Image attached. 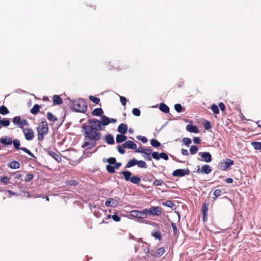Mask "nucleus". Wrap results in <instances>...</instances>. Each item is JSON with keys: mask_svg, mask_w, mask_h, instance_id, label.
Segmentation results:
<instances>
[{"mask_svg": "<svg viewBox=\"0 0 261 261\" xmlns=\"http://www.w3.org/2000/svg\"><path fill=\"white\" fill-rule=\"evenodd\" d=\"M88 125L84 124L82 126L84 130L85 141L82 147L86 149H90L95 146L96 142L101 138L100 130L102 128H100L99 125H96L94 123H92L91 119L88 120Z\"/></svg>", "mask_w": 261, "mask_h": 261, "instance_id": "1", "label": "nucleus"}, {"mask_svg": "<svg viewBox=\"0 0 261 261\" xmlns=\"http://www.w3.org/2000/svg\"><path fill=\"white\" fill-rule=\"evenodd\" d=\"M38 140L40 141L44 139V136L48 133V127L45 119H43L37 127Z\"/></svg>", "mask_w": 261, "mask_h": 261, "instance_id": "2", "label": "nucleus"}, {"mask_svg": "<svg viewBox=\"0 0 261 261\" xmlns=\"http://www.w3.org/2000/svg\"><path fill=\"white\" fill-rule=\"evenodd\" d=\"M72 107L75 112L85 113L87 110V105L83 99H78L73 101Z\"/></svg>", "mask_w": 261, "mask_h": 261, "instance_id": "3", "label": "nucleus"}, {"mask_svg": "<svg viewBox=\"0 0 261 261\" xmlns=\"http://www.w3.org/2000/svg\"><path fill=\"white\" fill-rule=\"evenodd\" d=\"M130 215L140 219H145L147 217V209L141 211L133 210L130 212Z\"/></svg>", "mask_w": 261, "mask_h": 261, "instance_id": "4", "label": "nucleus"}, {"mask_svg": "<svg viewBox=\"0 0 261 261\" xmlns=\"http://www.w3.org/2000/svg\"><path fill=\"white\" fill-rule=\"evenodd\" d=\"M12 143L13 144L14 147L17 150H21L23 151L24 152L28 154L32 158L36 159L35 156L27 148L22 147H20V142L18 139H14L12 140Z\"/></svg>", "mask_w": 261, "mask_h": 261, "instance_id": "5", "label": "nucleus"}, {"mask_svg": "<svg viewBox=\"0 0 261 261\" xmlns=\"http://www.w3.org/2000/svg\"><path fill=\"white\" fill-rule=\"evenodd\" d=\"M101 120H98L96 119H91L92 123H94L96 125H99L100 128H101V125H107L110 123V119L105 115L101 116Z\"/></svg>", "mask_w": 261, "mask_h": 261, "instance_id": "6", "label": "nucleus"}, {"mask_svg": "<svg viewBox=\"0 0 261 261\" xmlns=\"http://www.w3.org/2000/svg\"><path fill=\"white\" fill-rule=\"evenodd\" d=\"M234 164L233 161L229 159L223 160L219 164L218 167L220 170H227V169Z\"/></svg>", "mask_w": 261, "mask_h": 261, "instance_id": "7", "label": "nucleus"}, {"mask_svg": "<svg viewBox=\"0 0 261 261\" xmlns=\"http://www.w3.org/2000/svg\"><path fill=\"white\" fill-rule=\"evenodd\" d=\"M162 213V208L160 206H151L149 210L147 209V215L160 216Z\"/></svg>", "mask_w": 261, "mask_h": 261, "instance_id": "8", "label": "nucleus"}, {"mask_svg": "<svg viewBox=\"0 0 261 261\" xmlns=\"http://www.w3.org/2000/svg\"><path fill=\"white\" fill-rule=\"evenodd\" d=\"M190 173L188 169H178L174 170L172 174L175 177H182L185 175H188Z\"/></svg>", "mask_w": 261, "mask_h": 261, "instance_id": "9", "label": "nucleus"}, {"mask_svg": "<svg viewBox=\"0 0 261 261\" xmlns=\"http://www.w3.org/2000/svg\"><path fill=\"white\" fill-rule=\"evenodd\" d=\"M22 130L26 140L28 141L32 140L34 137V132L32 128H23Z\"/></svg>", "mask_w": 261, "mask_h": 261, "instance_id": "10", "label": "nucleus"}, {"mask_svg": "<svg viewBox=\"0 0 261 261\" xmlns=\"http://www.w3.org/2000/svg\"><path fill=\"white\" fill-rule=\"evenodd\" d=\"M151 156L154 159L156 160H159L161 158L165 161L169 159L168 155L164 152H161L159 154L158 152H153L151 154Z\"/></svg>", "mask_w": 261, "mask_h": 261, "instance_id": "11", "label": "nucleus"}, {"mask_svg": "<svg viewBox=\"0 0 261 261\" xmlns=\"http://www.w3.org/2000/svg\"><path fill=\"white\" fill-rule=\"evenodd\" d=\"M199 155L202 158V159H199L200 161H204L207 163H210L212 161V155L208 152H199Z\"/></svg>", "mask_w": 261, "mask_h": 261, "instance_id": "12", "label": "nucleus"}, {"mask_svg": "<svg viewBox=\"0 0 261 261\" xmlns=\"http://www.w3.org/2000/svg\"><path fill=\"white\" fill-rule=\"evenodd\" d=\"M198 167H199V166H198ZM212 170L211 166L206 164L203 165L201 169L198 168L196 172L198 173H203L206 174H208L212 172Z\"/></svg>", "mask_w": 261, "mask_h": 261, "instance_id": "13", "label": "nucleus"}, {"mask_svg": "<svg viewBox=\"0 0 261 261\" xmlns=\"http://www.w3.org/2000/svg\"><path fill=\"white\" fill-rule=\"evenodd\" d=\"M119 203V200L117 198H109L108 200L105 202V205L107 206L115 207Z\"/></svg>", "mask_w": 261, "mask_h": 261, "instance_id": "14", "label": "nucleus"}, {"mask_svg": "<svg viewBox=\"0 0 261 261\" xmlns=\"http://www.w3.org/2000/svg\"><path fill=\"white\" fill-rule=\"evenodd\" d=\"M122 147L123 148L135 149L137 148V145L132 141H127L122 144Z\"/></svg>", "mask_w": 261, "mask_h": 261, "instance_id": "15", "label": "nucleus"}, {"mask_svg": "<svg viewBox=\"0 0 261 261\" xmlns=\"http://www.w3.org/2000/svg\"><path fill=\"white\" fill-rule=\"evenodd\" d=\"M47 153L49 156H51L57 162H60L62 161V158L60 154H58L53 151H48Z\"/></svg>", "mask_w": 261, "mask_h": 261, "instance_id": "16", "label": "nucleus"}, {"mask_svg": "<svg viewBox=\"0 0 261 261\" xmlns=\"http://www.w3.org/2000/svg\"><path fill=\"white\" fill-rule=\"evenodd\" d=\"M0 142L6 146L11 145L12 143V139L11 138L5 136L0 138Z\"/></svg>", "mask_w": 261, "mask_h": 261, "instance_id": "17", "label": "nucleus"}, {"mask_svg": "<svg viewBox=\"0 0 261 261\" xmlns=\"http://www.w3.org/2000/svg\"><path fill=\"white\" fill-rule=\"evenodd\" d=\"M143 151H145V152H144L143 153V158L147 161H151V158L150 156V154L151 153L152 154V153H151L152 149H149V148H146L145 150H143Z\"/></svg>", "mask_w": 261, "mask_h": 261, "instance_id": "18", "label": "nucleus"}, {"mask_svg": "<svg viewBox=\"0 0 261 261\" xmlns=\"http://www.w3.org/2000/svg\"><path fill=\"white\" fill-rule=\"evenodd\" d=\"M127 126L124 123H121L118 127L117 130L122 134H125L127 133Z\"/></svg>", "mask_w": 261, "mask_h": 261, "instance_id": "19", "label": "nucleus"}, {"mask_svg": "<svg viewBox=\"0 0 261 261\" xmlns=\"http://www.w3.org/2000/svg\"><path fill=\"white\" fill-rule=\"evenodd\" d=\"M8 166L11 169H16L20 168V164L17 161H13L8 164Z\"/></svg>", "mask_w": 261, "mask_h": 261, "instance_id": "20", "label": "nucleus"}, {"mask_svg": "<svg viewBox=\"0 0 261 261\" xmlns=\"http://www.w3.org/2000/svg\"><path fill=\"white\" fill-rule=\"evenodd\" d=\"M186 129L191 133H198L199 132L198 128L196 126L193 125H187L186 126Z\"/></svg>", "mask_w": 261, "mask_h": 261, "instance_id": "21", "label": "nucleus"}, {"mask_svg": "<svg viewBox=\"0 0 261 261\" xmlns=\"http://www.w3.org/2000/svg\"><path fill=\"white\" fill-rule=\"evenodd\" d=\"M124 134H118L116 136V140L117 143H120L125 141L127 140L126 136L124 135Z\"/></svg>", "mask_w": 261, "mask_h": 261, "instance_id": "22", "label": "nucleus"}, {"mask_svg": "<svg viewBox=\"0 0 261 261\" xmlns=\"http://www.w3.org/2000/svg\"><path fill=\"white\" fill-rule=\"evenodd\" d=\"M105 141L110 145L114 144L115 143L114 137L111 134L106 135L105 136Z\"/></svg>", "mask_w": 261, "mask_h": 261, "instance_id": "23", "label": "nucleus"}, {"mask_svg": "<svg viewBox=\"0 0 261 261\" xmlns=\"http://www.w3.org/2000/svg\"><path fill=\"white\" fill-rule=\"evenodd\" d=\"M103 111L101 108H96L92 111V115L95 116H102Z\"/></svg>", "mask_w": 261, "mask_h": 261, "instance_id": "24", "label": "nucleus"}, {"mask_svg": "<svg viewBox=\"0 0 261 261\" xmlns=\"http://www.w3.org/2000/svg\"><path fill=\"white\" fill-rule=\"evenodd\" d=\"M53 99L54 105H61L63 103V100L62 98L59 95H54Z\"/></svg>", "mask_w": 261, "mask_h": 261, "instance_id": "25", "label": "nucleus"}, {"mask_svg": "<svg viewBox=\"0 0 261 261\" xmlns=\"http://www.w3.org/2000/svg\"><path fill=\"white\" fill-rule=\"evenodd\" d=\"M40 108V106L39 105L35 104L31 109L30 112L32 114L35 115L39 112Z\"/></svg>", "mask_w": 261, "mask_h": 261, "instance_id": "26", "label": "nucleus"}, {"mask_svg": "<svg viewBox=\"0 0 261 261\" xmlns=\"http://www.w3.org/2000/svg\"><path fill=\"white\" fill-rule=\"evenodd\" d=\"M159 108L161 111L165 113H168L169 112V108L165 103H161Z\"/></svg>", "mask_w": 261, "mask_h": 261, "instance_id": "27", "label": "nucleus"}, {"mask_svg": "<svg viewBox=\"0 0 261 261\" xmlns=\"http://www.w3.org/2000/svg\"><path fill=\"white\" fill-rule=\"evenodd\" d=\"M121 173L123 175L125 180L130 181L132 175L130 172L128 171H122Z\"/></svg>", "mask_w": 261, "mask_h": 261, "instance_id": "28", "label": "nucleus"}, {"mask_svg": "<svg viewBox=\"0 0 261 261\" xmlns=\"http://www.w3.org/2000/svg\"><path fill=\"white\" fill-rule=\"evenodd\" d=\"M152 236L155 239H158L159 240H162V234H161V232L157 230H155L154 231V232H152Z\"/></svg>", "mask_w": 261, "mask_h": 261, "instance_id": "29", "label": "nucleus"}, {"mask_svg": "<svg viewBox=\"0 0 261 261\" xmlns=\"http://www.w3.org/2000/svg\"><path fill=\"white\" fill-rule=\"evenodd\" d=\"M165 248L164 247H161L156 250V251L154 254V256L156 257L161 256L162 255H163V254L165 253Z\"/></svg>", "mask_w": 261, "mask_h": 261, "instance_id": "30", "label": "nucleus"}, {"mask_svg": "<svg viewBox=\"0 0 261 261\" xmlns=\"http://www.w3.org/2000/svg\"><path fill=\"white\" fill-rule=\"evenodd\" d=\"M209 203L204 202L202 205V214H207Z\"/></svg>", "mask_w": 261, "mask_h": 261, "instance_id": "31", "label": "nucleus"}, {"mask_svg": "<svg viewBox=\"0 0 261 261\" xmlns=\"http://www.w3.org/2000/svg\"><path fill=\"white\" fill-rule=\"evenodd\" d=\"M47 118L51 122H55L57 120V118L51 112L47 113Z\"/></svg>", "mask_w": 261, "mask_h": 261, "instance_id": "32", "label": "nucleus"}, {"mask_svg": "<svg viewBox=\"0 0 261 261\" xmlns=\"http://www.w3.org/2000/svg\"><path fill=\"white\" fill-rule=\"evenodd\" d=\"M130 181L134 184H138L141 181V179L137 176H132Z\"/></svg>", "mask_w": 261, "mask_h": 261, "instance_id": "33", "label": "nucleus"}, {"mask_svg": "<svg viewBox=\"0 0 261 261\" xmlns=\"http://www.w3.org/2000/svg\"><path fill=\"white\" fill-rule=\"evenodd\" d=\"M137 160L135 159H133L131 160H130L128 163H127L126 165V168H130L132 167L137 164Z\"/></svg>", "mask_w": 261, "mask_h": 261, "instance_id": "34", "label": "nucleus"}, {"mask_svg": "<svg viewBox=\"0 0 261 261\" xmlns=\"http://www.w3.org/2000/svg\"><path fill=\"white\" fill-rule=\"evenodd\" d=\"M151 145L155 147H158L161 145V143L156 140L152 139L150 140Z\"/></svg>", "mask_w": 261, "mask_h": 261, "instance_id": "35", "label": "nucleus"}, {"mask_svg": "<svg viewBox=\"0 0 261 261\" xmlns=\"http://www.w3.org/2000/svg\"><path fill=\"white\" fill-rule=\"evenodd\" d=\"M137 166L140 168H147V166L146 165V163L145 162L143 161H137Z\"/></svg>", "mask_w": 261, "mask_h": 261, "instance_id": "36", "label": "nucleus"}, {"mask_svg": "<svg viewBox=\"0 0 261 261\" xmlns=\"http://www.w3.org/2000/svg\"><path fill=\"white\" fill-rule=\"evenodd\" d=\"M12 121L15 125H19V126L21 122V118L19 116H16L13 118Z\"/></svg>", "mask_w": 261, "mask_h": 261, "instance_id": "37", "label": "nucleus"}, {"mask_svg": "<svg viewBox=\"0 0 261 261\" xmlns=\"http://www.w3.org/2000/svg\"><path fill=\"white\" fill-rule=\"evenodd\" d=\"M8 109L4 106H2L0 107V113L2 115H6L9 113Z\"/></svg>", "mask_w": 261, "mask_h": 261, "instance_id": "38", "label": "nucleus"}, {"mask_svg": "<svg viewBox=\"0 0 261 261\" xmlns=\"http://www.w3.org/2000/svg\"><path fill=\"white\" fill-rule=\"evenodd\" d=\"M10 121L7 119H4L0 120V124L3 126H8L10 124Z\"/></svg>", "mask_w": 261, "mask_h": 261, "instance_id": "39", "label": "nucleus"}, {"mask_svg": "<svg viewBox=\"0 0 261 261\" xmlns=\"http://www.w3.org/2000/svg\"><path fill=\"white\" fill-rule=\"evenodd\" d=\"M89 99L95 104H98L100 102V99L99 98L94 97L92 95H90L89 97Z\"/></svg>", "mask_w": 261, "mask_h": 261, "instance_id": "40", "label": "nucleus"}, {"mask_svg": "<svg viewBox=\"0 0 261 261\" xmlns=\"http://www.w3.org/2000/svg\"><path fill=\"white\" fill-rule=\"evenodd\" d=\"M106 169L107 171L110 173H114L115 172V167L110 165H107L106 166Z\"/></svg>", "mask_w": 261, "mask_h": 261, "instance_id": "41", "label": "nucleus"}, {"mask_svg": "<svg viewBox=\"0 0 261 261\" xmlns=\"http://www.w3.org/2000/svg\"><path fill=\"white\" fill-rule=\"evenodd\" d=\"M29 125V123L26 119L21 120L19 127L22 130L23 128H25L23 126H27Z\"/></svg>", "mask_w": 261, "mask_h": 261, "instance_id": "42", "label": "nucleus"}, {"mask_svg": "<svg viewBox=\"0 0 261 261\" xmlns=\"http://www.w3.org/2000/svg\"><path fill=\"white\" fill-rule=\"evenodd\" d=\"M111 218H112L113 219V220L116 222H119L120 220V218L116 214L112 216H111V215H108V219H110Z\"/></svg>", "mask_w": 261, "mask_h": 261, "instance_id": "43", "label": "nucleus"}, {"mask_svg": "<svg viewBox=\"0 0 261 261\" xmlns=\"http://www.w3.org/2000/svg\"><path fill=\"white\" fill-rule=\"evenodd\" d=\"M198 147L195 145H192L190 148V152L191 154H195L198 151Z\"/></svg>", "mask_w": 261, "mask_h": 261, "instance_id": "44", "label": "nucleus"}, {"mask_svg": "<svg viewBox=\"0 0 261 261\" xmlns=\"http://www.w3.org/2000/svg\"><path fill=\"white\" fill-rule=\"evenodd\" d=\"M211 109L213 111V112L216 114H218L219 113V108L215 104H213L212 106Z\"/></svg>", "mask_w": 261, "mask_h": 261, "instance_id": "45", "label": "nucleus"}, {"mask_svg": "<svg viewBox=\"0 0 261 261\" xmlns=\"http://www.w3.org/2000/svg\"><path fill=\"white\" fill-rule=\"evenodd\" d=\"M33 177H34L33 174H32L31 173H29V174H27L24 180L25 182H29V181H30L31 180H32L33 179Z\"/></svg>", "mask_w": 261, "mask_h": 261, "instance_id": "46", "label": "nucleus"}, {"mask_svg": "<svg viewBox=\"0 0 261 261\" xmlns=\"http://www.w3.org/2000/svg\"><path fill=\"white\" fill-rule=\"evenodd\" d=\"M222 192L220 189H216L214 192V195L215 196L214 199L215 200L218 197L221 195Z\"/></svg>", "mask_w": 261, "mask_h": 261, "instance_id": "47", "label": "nucleus"}, {"mask_svg": "<svg viewBox=\"0 0 261 261\" xmlns=\"http://www.w3.org/2000/svg\"><path fill=\"white\" fill-rule=\"evenodd\" d=\"M174 109L177 112L180 113L182 111V107L180 104L177 103L174 105Z\"/></svg>", "mask_w": 261, "mask_h": 261, "instance_id": "48", "label": "nucleus"}, {"mask_svg": "<svg viewBox=\"0 0 261 261\" xmlns=\"http://www.w3.org/2000/svg\"><path fill=\"white\" fill-rule=\"evenodd\" d=\"M1 182H2L3 183H4L6 185L9 184L10 182L9 178L8 177H7V176L2 177L1 179Z\"/></svg>", "mask_w": 261, "mask_h": 261, "instance_id": "49", "label": "nucleus"}, {"mask_svg": "<svg viewBox=\"0 0 261 261\" xmlns=\"http://www.w3.org/2000/svg\"><path fill=\"white\" fill-rule=\"evenodd\" d=\"M182 142L187 146L191 143V140L188 138H184L182 139Z\"/></svg>", "mask_w": 261, "mask_h": 261, "instance_id": "50", "label": "nucleus"}, {"mask_svg": "<svg viewBox=\"0 0 261 261\" xmlns=\"http://www.w3.org/2000/svg\"><path fill=\"white\" fill-rule=\"evenodd\" d=\"M132 113L136 116H139L141 114L140 111L138 108H134L132 110Z\"/></svg>", "mask_w": 261, "mask_h": 261, "instance_id": "51", "label": "nucleus"}, {"mask_svg": "<svg viewBox=\"0 0 261 261\" xmlns=\"http://www.w3.org/2000/svg\"><path fill=\"white\" fill-rule=\"evenodd\" d=\"M116 159L114 157H111L107 159V162L109 163V164L113 165L115 163H116Z\"/></svg>", "mask_w": 261, "mask_h": 261, "instance_id": "52", "label": "nucleus"}, {"mask_svg": "<svg viewBox=\"0 0 261 261\" xmlns=\"http://www.w3.org/2000/svg\"><path fill=\"white\" fill-rule=\"evenodd\" d=\"M204 128L206 129H210L212 128V126L210 121H207L204 124Z\"/></svg>", "mask_w": 261, "mask_h": 261, "instance_id": "53", "label": "nucleus"}, {"mask_svg": "<svg viewBox=\"0 0 261 261\" xmlns=\"http://www.w3.org/2000/svg\"><path fill=\"white\" fill-rule=\"evenodd\" d=\"M137 138L141 141L143 143H145L147 142V139L145 137L139 136L137 137Z\"/></svg>", "mask_w": 261, "mask_h": 261, "instance_id": "54", "label": "nucleus"}, {"mask_svg": "<svg viewBox=\"0 0 261 261\" xmlns=\"http://www.w3.org/2000/svg\"><path fill=\"white\" fill-rule=\"evenodd\" d=\"M163 182V180L162 179H155L153 182V185L154 186H160L162 184V183Z\"/></svg>", "mask_w": 261, "mask_h": 261, "instance_id": "55", "label": "nucleus"}, {"mask_svg": "<svg viewBox=\"0 0 261 261\" xmlns=\"http://www.w3.org/2000/svg\"><path fill=\"white\" fill-rule=\"evenodd\" d=\"M120 99L121 104L123 106H125L126 105V98L125 97L120 96Z\"/></svg>", "mask_w": 261, "mask_h": 261, "instance_id": "56", "label": "nucleus"}, {"mask_svg": "<svg viewBox=\"0 0 261 261\" xmlns=\"http://www.w3.org/2000/svg\"><path fill=\"white\" fill-rule=\"evenodd\" d=\"M117 149H118L119 152L121 154H124L125 152L124 149H123L119 145L117 146Z\"/></svg>", "mask_w": 261, "mask_h": 261, "instance_id": "57", "label": "nucleus"}, {"mask_svg": "<svg viewBox=\"0 0 261 261\" xmlns=\"http://www.w3.org/2000/svg\"><path fill=\"white\" fill-rule=\"evenodd\" d=\"M67 182V185H69L70 186H75L77 185V183L76 182V181L75 180H68Z\"/></svg>", "mask_w": 261, "mask_h": 261, "instance_id": "58", "label": "nucleus"}, {"mask_svg": "<svg viewBox=\"0 0 261 261\" xmlns=\"http://www.w3.org/2000/svg\"><path fill=\"white\" fill-rule=\"evenodd\" d=\"M146 148H144L140 146L139 148L135 149V152H139V153H143L145 152V151H143V150H145Z\"/></svg>", "mask_w": 261, "mask_h": 261, "instance_id": "59", "label": "nucleus"}, {"mask_svg": "<svg viewBox=\"0 0 261 261\" xmlns=\"http://www.w3.org/2000/svg\"><path fill=\"white\" fill-rule=\"evenodd\" d=\"M164 205H167L170 207H172V205H174V203L172 201L168 200L165 202V203H164Z\"/></svg>", "mask_w": 261, "mask_h": 261, "instance_id": "60", "label": "nucleus"}, {"mask_svg": "<svg viewBox=\"0 0 261 261\" xmlns=\"http://www.w3.org/2000/svg\"><path fill=\"white\" fill-rule=\"evenodd\" d=\"M171 226H172V228L173 230V231H174V233L175 234L177 232V227H176V225L175 223H171Z\"/></svg>", "mask_w": 261, "mask_h": 261, "instance_id": "61", "label": "nucleus"}, {"mask_svg": "<svg viewBox=\"0 0 261 261\" xmlns=\"http://www.w3.org/2000/svg\"><path fill=\"white\" fill-rule=\"evenodd\" d=\"M193 142L196 144L200 143V139L199 137H194L193 139Z\"/></svg>", "mask_w": 261, "mask_h": 261, "instance_id": "62", "label": "nucleus"}, {"mask_svg": "<svg viewBox=\"0 0 261 261\" xmlns=\"http://www.w3.org/2000/svg\"><path fill=\"white\" fill-rule=\"evenodd\" d=\"M219 107L220 110L222 111H224L225 109V106L224 104L222 102H220L219 104Z\"/></svg>", "mask_w": 261, "mask_h": 261, "instance_id": "63", "label": "nucleus"}, {"mask_svg": "<svg viewBox=\"0 0 261 261\" xmlns=\"http://www.w3.org/2000/svg\"><path fill=\"white\" fill-rule=\"evenodd\" d=\"M181 151L182 154L184 155H188L189 154L188 151L187 149H182Z\"/></svg>", "mask_w": 261, "mask_h": 261, "instance_id": "64", "label": "nucleus"}]
</instances>
